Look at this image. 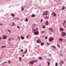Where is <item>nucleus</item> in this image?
I'll list each match as a JSON object with an SVG mask.
<instances>
[{
  "label": "nucleus",
  "instance_id": "nucleus-46",
  "mask_svg": "<svg viewBox=\"0 0 66 66\" xmlns=\"http://www.w3.org/2000/svg\"><path fill=\"white\" fill-rule=\"evenodd\" d=\"M45 32V31H41V33H44Z\"/></svg>",
  "mask_w": 66,
  "mask_h": 66
},
{
  "label": "nucleus",
  "instance_id": "nucleus-38",
  "mask_svg": "<svg viewBox=\"0 0 66 66\" xmlns=\"http://www.w3.org/2000/svg\"><path fill=\"white\" fill-rule=\"evenodd\" d=\"M43 21V20L42 19H41L40 20L41 22H42Z\"/></svg>",
  "mask_w": 66,
  "mask_h": 66
},
{
  "label": "nucleus",
  "instance_id": "nucleus-32",
  "mask_svg": "<svg viewBox=\"0 0 66 66\" xmlns=\"http://www.w3.org/2000/svg\"><path fill=\"white\" fill-rule=\"evenodd\" d=\"M57 46H58V47H59V48H60V45H59V44H57Z\"/></svg>",
  "mask_w": 66,
  "mask_h": 66
},
{
  "label": "nucleus",
  "instance_id": "nucleus-12",
  "mask_svg": "<svg viewBox=\"0 0 66 66\" xmlns=\"http://www.w3.org/2000/svg\"><path fill=\"white\" fill-rule=\"evenodd\" d=\"M27 50V49H26V51H25L23 53H24V54H26V53H27V51H28Z\"/></svg>",
  "mask_w": 66,
  "mask_h": 66
},
{
  "label": "nucleus",
  "instance_id": "nucleus-58",
  "mask_svg": "<svg viewBox=\"0 0 66 66\" xmlns=\"http://www.w3.org/2000/svg\"><path fill=\"white\" fill-rule=\"evenodd\" d=\"M50 59H49L48 60V61H50Z\"/></svg>",
  "mask_w": 66,
  "mask_h": 66
},
{
  "label": "nucleus",
  "instance_id": "nucleus-1",
  "mask_svg": "<svg viewBox=\"0 0 66 66\" xmlns=\"http://www.w3.org/2000/svg\"><path fill=\"white\" fill-rule=\"evenodd\" d=\"M48 13V11H45L43 12V13L42 14L43 15H45L46 16H47V15H48V14H47Z\"/></svg>",
  "mask_w": 66,
  "mask_h": 66
},
{
  "label": "nucleus",
  "instance_id": "nucleus-43",
  "mask_svg": "<svg viewBox=\"0 0 66 66\" xmlns=\"http://www.w3.org/2000/svg\"><path fill=\"white\" fill-rule=\"evenodd\" d=\"M16 20H19V18H16Z\"/></svg>",
  "mask_w": 66,
  "mask_h": 66
},
{
  "label": "nucleus",
  "instance_id": "nucleus-13",
  "mask_svg": "<svg viewBox=\"0 0 66 66\" xmlns=\"http://www.w3.org/2000/svg\"><path fill=\"white\" fill-rule=\"evenodd\" d=\"M24 21H26V22H28V18H26L24 20Z\"/></svg>",
  "mask_w": 66,
  "mask_h": 66
},
{
  "label": "nucleus",
  "instance_id": "nucleus-15",
  "mask_svg": "<svg viewBox=\"0 0 66 66\" xmlns=\"http://www.w3.org/2000/svg\"><path fill=\"white\" fill-rule=\"evenodd\" d=\"M35 24H33L32 25V28H34L35 27Z\"/></svg>",
  "mask_w": 66,
  "mask_h": 66
},
{
  "label": "nucleus",
  "instance_id": "nucleus-37",
  "mask_svg": "<svg viewBox=\"0 0 66 66\" xmlns=\"http://www.w3.org/2000/svg\"><path fill=\"white\" fill-rule=\"evenodd\" d=\"M9 40H11V39H14L13 38H11V39H9Z\"/></svg>",
  "mask_w": 66,
  "mask_h": 66
},
{
  "label": "nucleus",
  "instance_id": "nucleus-21",
  "mask_svg": "<svg viewBox=\"0 0 66 66\" xmlns=\"http://www.w3.org/2000/svg\"><path fill=\"white\" fill-rule=\"evenodd\" d=\"M32 29L33 31L34 32H35V31H36V30L34 28H32Z\"/></svg>",
  "mask_w": 66,
  "mask_h": 66
},
{
  "label": "nucleus",
  "instance_id": "nucleus-3",
  "mask_svg": "<svg viewBox=\"0 0 66 66\" xmlns=\"http://www.w3.org/2000/svg\"><path fill=\"white\" fill-rule=\"evenodd\" d=\"M53 39H54V38H50L49 39V41L50 42H52V41Z\"/></svg>",
  "mask_w": 66,
  "mask_h": 66
},
{
  "label": "nucleus",
  "instance_id": "nucleus-11",
  "mask_svg": "<svg viewBox=\"0 0 66 66\" xmlns=\"http://www.w3.org/2000/svg\"><path fill=\"white\" fill-rule=\"evenodd\" d=\"M35 16V14H33L31 15V17H34Z\"/></svg>",
  "mask_w": 66,
  "mask_h": 66
},
{
  "label": "nucleus",
  "instance_id": "nucleus-2",
  "mask_svg": "<svg viewBox=\"0 0 66 66\" xmlns=\"http://www.w3.org/2000/svg\"><path fill=\"white\" fill-rule=\"evenodd\" d=\"M53 14H53L54 16V17H55V16H56V13H55L54 12H53L51 14V15H53Z\"/></svg>",
  "mask_w": 66,
  "mask_h": 66
},
{
  "label": "nucleus",
  "instance_id": "nucleus-39",
  "mask_svg": "<svg viewBox=\"0 0 66 66\" xmlns=\"http://www.w3.org/2000/svg\"><path fill=\"white\" fill-rule=\"evenodd\" d=\"M29 35H27V38H28V39H29Z\"/></svg>",
  "mask_w": 66,
  "mask_h": 66
},
{
  "label": "nucleus",
  "instance_id": "nucleus-14",
  "mask_svg": "<svg viewBox=\"0 0 66 66\" xmlns=\"http://www.w3.org/2000/svg\"><path fill=\"white\" fill-rule=\"evenodd\" d=\"M51 47H52L53 48H55V49H56V47H55V46H54L53 45L51 46Z\"/></svg>",
  "mask_w": 66,
  "mask_h": 66
},
{
  "label": "nucleus",
  "instance_id": "nucleus-45",
  "mask_svg": "<svg viewBox=\"0 0 66 66\" xmlns=\"http://www.w3.org/2000/svg\"><path fill=\"white\" fill-rule=\"evenodd\" d=\"M0 25L1 26H3V24L1 23H0Z\"/></svg>",
  "mask_w": 66,
  "mask_h": 66
},
{
  "label": "nucleus",
  "instance_id": "nucleus-6",
  "mask_svg": "<svg viewBox=\"0 0 66 66\" xmlns=\"http://www.w3.org/2000/svg\"><path fill=\"white\" fill-rule=\"evenodd\" d=\"M59 40L60 42H61H61L62 43V42L63 41V39L62 38H59Z\"/></svg>",
  "mask_w": 66,
  "mask_h": 66
},
{
  "label": "nucleus",
  "instance_id": "nucleus-41",
  "mask_svg": "<svg viewBox=\"0 0 66 66\" xmlns=\"http://www.w3.org/2000/svg\"><path fill=\"white\" fill-rule=\"evenodd\" d=\"M55 66H57V63L56 62L55 63Z\"/></svg>",
  "mask_w": 66,
  "mask_h": 66
},
{
  "label": "nucleus",
  "instance_id": "nucleus-24",
  "mask_svg": "<svg viewBox=\"0 0 66 66\" xmlns=\"http://www.w3.org/2000/svg\"><path fill=\"white\" fill-rule=\"evenodd\" d=\"M21 38L22 39H24V37L22 36H21Z\"/></svg>",
  "mask_w": 66,
  "mask_h": 66
},
{
  "label": "nucleus",
  "instance_id": "nucleus-18",
  "mask_svg": "<svg viewBox=\"0 0 66 66\" xmlns=\"http://www.w3.org/2000/svg\"><path fill=\"white\" fill-rule=\"evenodd\" d=\"M43 29H45L46 28V26L44 25H43L42 26Z\"/></svg>",
  "mask_w": 66,
  "mask_h": 66
},
{
  "label": "nucleus",
  "instance_id": "nucleus-50",
  "mask_svg": "<svg viewBox=\"0 0 66 66\" xmlns=\"http://www.w3.org/2000/svg\"><path fill=\"white\" fill-rule=\"evenodd\" d=\"M36 30H37V31H38V28H36Z\"/></svg>",
  "mask_w": 66,
  "mask_h": 66
},
{
  "label": "nucleus",
  "instance_id": "nucleus-25",
  "mask_svg": "<svg viewBox=\"0 0 66 66\" xmlns=\"http://www.w3.org/2000/svg\"><path fill=\"white\" fill-rule=\"evenodd\" d=\"M21 9L22 11H23V10H24V8L23 7H22Z\"/></svg>",
  "mask_w": 66,
  "mask_h": 66
},
{
  "label": "nucleus",
  "instance_id": "nucleus-29",
  "mask_svg": "<svg viewBox=\"0 0 66 66\" xmlns=\"http://www.w3.org/2000/svg\"><path fill=\"white\" fill-rule=\"evenodd\" d=\"M5 46H2L1 48H5Z\"/></svg>",
  "mask_w": 66,
  "mask_h": 66
},
{
  "label": "nucleus",
  "instance_id": "nucleus-26",
  "mask_svg": "<svg viewBox=\"0 0 66 66\" xmlns=\"http://www.w3.org/2000/svg\"><path fill=\"white\" fill-rule=\"evenodd\" d=\"M12 23L13 24L12 25V26H14V25H15V23H14V22H12Z\"/></svg>",
  "mask_w": 66,
  "mask_h": 66
},
{
  "label": "nucleus",
  "instance_id": "nucleus-54",
  "mask_svg": "<svg viewBox=\"0 0 66 66\" xmlns=\"http://www.w3.org/2000/svg\"><path fill=\"white\" fill-rule=\"evenodd\" d=\"M62 33H66L64 32H62Z\"/></svg>",
  "mask_w": 66,
  "mask_h": 66
},
{
  "label": "nucleus",
  "instance_id": "nucleus-55",
  "mask_svg": "<svg viewBox=\"0 0 66 66\" xmlns=\"http://www.w3.org/2000/svg\"><path fill=\"white\" fill-rule=\"evenodd\" d=\"M1 39H2V38L0 37V40Z\"/></svg>",
  "mask_w": 66,
  "mask_h": 66
},
{
  "label": "nucleus",
  "instance_id": "nucleus-34",
  "mask_svg": "<svg viewBox=\"0 0 66 66\" xmlns=\"http://www.w3.org/2000/svg\"><path fill=\"white\" fill-rule=\"evenodd\" d=\"M45 24L46 26H48V25H49V23H45Z\"/></svg>",
  "mask_w": 66,
  "mask_h": 66
},
{
  "label": "nucleus",
  "instance_id": "nucleus-51",
  "mask_svg": "<svg viewBox=\"0 0 66 66\" xmlns=\"http://www.w3.org/2000/svg\"><path fill=\"white\" fill-rule=\"evenodd\" d=\"M18 39L19 40H20V37H18Z\"/></svg>",
  "mask_w": 66,
  "mask_h": 66
},
{
  "label": "nucleus",
  "instance_id": "nucleus-16",
  "mask_svg": "<svg viewBox=\"0 0 66 66\" xmlns=\"http://www.w3.org/2000/svg\"><path fill=\"white\" fill-rule=\"evenodd\" d=\"M62 35L63 36H65V35H66V33H62Z\"/></svg>",
  "mask_w": 66,
  "mask_h": 66
},
{
  "label": "nucleus",
  "instance_id": "nucleus-10",
  "mask_svg": "<svg viewBox=\"0 0 66 66\" xmlns=\"http://www.w3.org/2000/svg\"><path fill=\"white\" fill-rule=\"evenodd\" d=\"M65 23H66V21H65V20H64V22L62 23L63 26H65Z\"/></svg>",
  "mask_w": 66,
  "mask_h": 66
},
{
  "label": "nucleus",
  "instance_id": "nucleus-27",
  "mask_svg": "<svg viewBox=\"0 0 66 66\" xmlns=\"http://www.w3.org/2000/svg\"><path fill=\"white\" fill-rule=\"evenodd\" d=\"M47 64H48V66H49L50 65V62H47Z\"/></svg>",
  "mask_w": 66,
  "mask_h": 66
},
{
  "label": "nucleus",
  "instance_id": "nucleus-20",
  "mask_svg": "<svg viewBox=\"0 0 66 66\" xmlns=\"http://www.w3.org/2000/svg\"><path fill=\"white\" fill-rule=\"evenodd\" d=\"M39 60H42V57H39Z\"/></svg>",
  "mask_w": 66,
  "mask_h": 66
},
{
  "label": "nucleus",
  "instance_id": "nucleus-19",
  "mask_svg": "<svg viewBox=\"0 0 66 66\" xmlns=\"http://www.w3.org/2000/svg\"><path fill=\"white\" fill-rule=\"evenodd\" d=\"M44 42H42L41 43V46H44Z\"/></svg>",
  "mask_w": 66,
  "mask_h": 66
},
{
  "label": "nucleus",
  "instance_id": "nucleus-30",
  "mask_svg": "<svg viewBox=\"0 0 66 66\" xmlns=\"http://www.w3.org/2000/svg\"><path fill=\"white\" fill-rule=\"evenodd\" d=\"M19 60L20 61H21V57H19Z\"/></svg>",
  "mask_w": 66,
  "mask_h": 66
},
{
  "label": "nucleus",
  "instance_id": "nucleus-28",
  "mask_svg": "<svg viewBox=\"0 0 66 66\" xmlns=\"http://www.w3.org/2000/svg\"><path fill=\"white\" fill-rule=\"evenodd\" d=\"M8 63L9 64H11V61L10 60H9L8 61Z\"/></svg>",
  "mask_w": 66,
  "mask_h": 66
},
{
  "label": "nucleus",
  "instance_id": "nucleus-23",
  "mask_svg": "<svg viewBox=\"0 0 66 66\" xmlns=\"http://www.w3.org/2000/svg\"><path fill=\"white\" fill-rule=\"evenodd\" d=\"M34 33H39V32L38 31H37L35 32H34Z\"/></svg>",
  "mask_w": 66,
  "mask_h": 66
},
{
  "label": "nucleus",
  "instance_id": "nucleus-5",
  "mask_svg": "<svg viewBox=\"0 0 66 66\" xmlns=\"http://www.w3.org/2000/svg\"><path fill=\"white\" fill-rule=\"evenodd\" d=\"M3 39H6L7 38V37L5 36H4L3 37Z\"/></svg>",
  "mask_w": 66,
  "mask_h": 66
},
{
  "label": "nucleus",
  "instance_id": "nucleus-62",
  "mask_svg": "<svg viewBox=\"0 0 66 66\" xmlns=\"http://www.w3.org/2000/svg\"><path fill=\"white\" fill-rule=\"evenodd\" d=\"M49 18V17L48 16V18Z\"/></svg>",
  "mask_w": 66,
  "mask_h": 66
},
{
  "label": "nucleus",
  "instance_id": "nucleus-22",
  "mask_svg": "<svg viewBox=\"0 0 66 66\" xmlns=\"http://www.w3.org/2000/svg\"><path fill=\"white\" fill-rule=\"evenodd\" d=\"M65 9V7L63 6V9H62V11H63V10H64Z\"/></svg>",
  "mask_w": 66,
  "mask_h": 66
},
{
  "label": "nucleus",
  "instance_id": "nucleus-44",
  "mask_svg": "<svg viewBox=\"0 0 66 66\" xmlns=\"http://www.w3.org/2000/svg\"><path fill=\"white\" fill-rule=\"evenodd\" d=\"M47 18H48V16H46V17L45 18V19H47Z\"/></svg>",
  "mask_w": 66,
  "mask_h": 66
},
{
  "label": "nucleus",
  "instance_id": "nucleus-53",
  "mask_svg": "<svg viewBox=\"0 0 66 66\" xmlns=\"http://www.w3.org/2000/svg\"><path fill=\"white\" fill-rule=\"evenodd\" d=\"M4 64H5V63H7V62H4Z\"/></svg>",
  "mask_w": 66,
  "mask_h": 66
},
{
  "label": "nucleus",
  "instance_id": "nucleus-60",
  "mask_svg": "<svg viewBox=\"0 0 66 66\" xmlns=\"http://www.w3.org/2000/svg\"><path fill=\"white\" fill-rule=\"evenodd\" d=\"M66 26H65V27H64V28H66Z\"/></svg>",
  "mask_w": 66,
  "mask_h": 66
},
{
  "label": "nucleus",
  "instance_id": "nucleus-35",
  "mask_svg": "<svg viewBox=\"0 0 66 66\" xmlns=\"http://www.w3.org/2000/svg\"><path fill=\"white\" fill-rule=\"evenodd\" d=\"M17 28L18 29H20V27H19V26H17Z\"/></svg>",
  "mask_w": 66,
  "mask_h": 66
},
{
  "label": "nucleus",
  "instance_id": "nucleus-52",
  "mask_svg": "<svg viewBox=\"0 0 66 66\" xmlns=\"http://www.w3.org/2000/svg\"><path fill=\"white\" fill-rule=\"evenodd\" d=\"M21 51V52H23V49H22Z\"/></svg>",
  "mask_w": 66,
  "mask_h": 66
},
{
  "label": "nucleus",
  "instance_id": "nucleus-17",
  "mask_svg": "<svg viewBox=\"0 0 66 66\" xmlns=\"http://www.w3.org/2000/svg\"><path fill=\"white\" fill-rule=\"evenodd\" d=\"M11 15L12 16H13V17H15V14H14L13 13H12L11 14Z\"/></svg>",
  "mask_w": 66,
  "mask_h": 66
},
{
  "label": "nucleus",
  "instance_id": "nucleus-64",
  "mask_svg": "<svg viewBox=\"0 0 66 66\" xmlns=\"http://www.w3.org/2000/svg\"><path fill=\"white\" fill-rule=\"evenodd\" d=\"M3 18V17H2V18Z\"/></svg>",
  "mask_w": 66,
  "mask_h": 66
},
{
  "label": "nucleus",
  "instance_id": "nucleus-56",
  "mask_svg": "<svg viewBox=\"0 0 66 66\" xmlns=\"http://www.w3.org/2000/svg\"><path fill=\"white\" fill-rule=\"evenodd\" d=\"M23 56H24V55H23Z\"/></svg>",
  "mask_w": 66,
  "mask_h": 66
},
{
  "label": "nucleus",
  "instance_id": "nucleus-57",
  "mask_svg": "<svg viewBox=\"0 0 66 66\" xmlns=\"http://www.w3.org/2000/svg\"><path fill=\"white\" fill-rule=\"evenodd\" d=\"M8 14L7 13H6V15H7Z\"/></svg>",
  "mask_w": 66,
  "mask_h": 66
},
{
  "label": "nucleus",
  "instance_id": "nucleus-8",
  "mask_svg": "<svg viewBox=\"0 0 66 66\" xmlns=\"http://www.w3.org/2000/svg\"><path fill=\"white\" fill-rule=\"evenodd\" d=\"M29 63L30 64H31L32 65H33V64H34V62H33V61H30Z\"/></svg>",
  "mask_w": 66,
  "mask_h": 66
},
{
  "label": "nucleus",
  "instance_id": "nucleus-36",
  "mask_svg": "<svg viewBox=\"0 0 66 66\" xmlns=\"http://www.w3.org/2000/svg\"><path fill=\"white\" fill-rule=\"evenodd\" d=\"M61 64H63V63H64V62H63V61H61Z\"/></svg>",
  "mask_w": 66,
  "mask_h": 66
},
{
  "label": "nucleus",
  "instance_id": "nucleus-31",
  "mask_svg": "<svg viewBox=\"0 0 66 66\" xmlns=\"http://www.w3.org/2000/svg\"><path fill=\"white\" fill-rule=\"evenodd\" d=\"M37 60H36L34 61H33V62L34 63V62H35L36 63V62H37Z\"/></svg>",
  "mask_w": 66,
  "mask_h": 66
},
{
  "label": "nucleus",
  "instance_id": "nucleus-61",
  "mask_svg": "<svg viewBox=\"0 0 66 66\" xmlns=\"http://www.w3.org/2000/svg\"><path fill=\"white\" fill-rule=\"evenodd\" d=\"M11 7V6H9V8H10V7Z\"/></svg>",
  "mask_w": 66,
  "mask_h": 66
},
{
  "label": "nucleus",
  "instance_id": "nucleus-47",
  "mask_svg": "<svg viewBox=\"0 0 66 66\" xmlns=\"http://www.w3.org/2000/svg\"><path fill=\"white\" fill-rule=\"evenodd\" d=\"M4 63H2V64H1V65H4Z\"/></svg>",
  "mask_w": 66,
  "mask_h": 66
},
{
  "label": "nucleus",
  "instance_id": "nucleus-40",
  "mask_svg": "<svg viewBox=\"0 0 66 66\" xmlns=\"http://www.w3.org/2000/svg\"><path fill=\"white\" fill-rule=\"evenodd\" d=\"M7 31H8V32H10V33H11V31H10V30H9V29H7Z\"/></svg>",
  "mask_w": 66,
  "mask_h": 66
},
{
  "label": "nucleus",
  "instance_id": "nucleus-7",
  "mask_svg": "<svg viewBox=\"0 0 66 66\" xmlns=\"http://www.w3.org/2000/svg\"><path fill=\"white\" fill-rule=\"evenodd\" d=\"M37 43H40L41 42V40L39 39H38L37 41Z\"/></svg>",
  "mask_w": 66,
  "mask_h": 66
},
{
  "label": "nucleus",
  "instance_id": "nucleus-59",
  "mask_svg": "<svg viewBox=\"0 0 66 66\" xmlns=\"http://www.w3.org/2000/svg\"><path fill=\"white\" fill-rule=\"evenodd\" d=\"M49 55H50V56L51 55V54H50Z\"/></svg>",
  "mask_w": 66,
  "mask_h": 66
},
{
  "label": "nucleus",
  "instance_id": "nucleus-42",
  "mask_svg": "<svg viewBox=\"0 0 66 66\" xmlns=\"http://www.w3.org/2000/svg\"><path fill=\"white\" fill-rule=\"evenodd\" d=\"M48 23V21H46L45 23Z\"/></svg>",
  "mask_w": 66,
  "mask_h": 66
},
{
  "label": "nucleus",
  "instance_id": "nucleus-33",
  "mask_svg": "<svg viewBox=\"0 0 66 66\" xmlns=\"http://www.w3.org/2000/svg\"><path fill=\"white\" fill-rule=\"evenodd\" d=\"M39 34L38 33H34V34L35 35H38Z\"/></svg>",
  "mask_w": 66,
  "mask_h": 66
},
{
  "label": "nucleus",
  "instance_id": "nucleus-63",
  "mask_svg": "<svg viewBox=\"0 0 66 66\" xmlns=\"http://www.w3.org/2000/svg\"><path fill=\"white\" fill-rule=\"evenodd\" d=\"M34 58H35V57H34L33 58V59H34Z\"/></svg>",
  "mask_w": 66,
  "mask_h": 66
},
{
  "label": "nucleus",
  "instance_id": "nucleus-49",
  "mask_svg": "<svg viewBox=\"0 0 66 66\" xmlns=\"http://www.w3.org/2000/svg\"><path fill=\"white\" fill-rule=\"evenodd\" d=\"M45 38L46 39H47L48 38V37H46Z\"/></svg>",
  "mask_w": 66,
  "mask_h": 66
},
{
  "label": "nucleus",
  "instance_id": "nucleus-4",
  "mask_svg": "<svg viewBox=\"0 0 66 66\" xmlns=\"http://www.w3.org/2000/svg\"><path fill=\"white\" fill-rule=\"evenodd\" d=\"M49 30H50V31H51L52 32H53V33H54V30H52V28H49Z\"/></svg>",
  "mask_w": 66,
  "mask_h": 66
},
{
  "label": "nucleus",
  "instance_id": "nucleus-9",
  "mask_svg": "<svg viewBox=\"0 0 66 66\" xmlns=\"http://www.w3.org/2000/svg\"><path fill=\"white\" fill-rule=\"evenodd\" d=\"M59 30L61 31H64V29L62 28H59Z\"/></svg>",
  "mask_w": 66,
  "mask_h": 66
},
{
  "label": "nucleus",
  "instance_id": "nucleus-48",
  "mask_svg": "<svg viewBox=\"0 0 66 66\" xmlns=\"http://www.w3.org/2000/svg\"><path fill=\"white\" fill-rule=\"evenodd\" d=\"M47 45H50V44H49V43H47Z\"/></svg>",
  "mask_w": 66,
  "mask_h": 66
}]
</instances>
